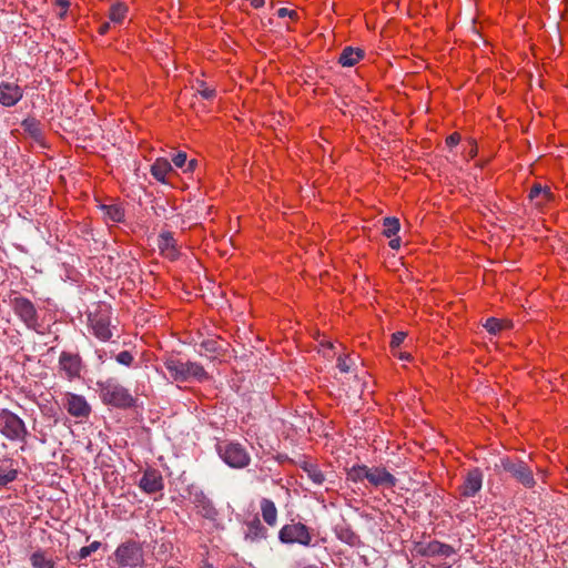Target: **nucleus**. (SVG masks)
<instances>
[{"label": "nucleus", "instance_id": "obj_1", "mask_svg": "<svg viewBox=\"0 0 568 568\" xmlns=\"http://www.w3.org/2000/svg\"><path fill=\"white\" fill-rule=\"evenodd\" d=\"M164 365L171 377L179 382H186L191 378L202 382L209 378L204 367L195 362H183L176 357H169Z\"/></svg>", "mask_w": 568, "mask_h": 568}, {"label": "nucleus", "instance_id": "obj_2", "mask_svg": "<svg viewBox=\"0 0 568 568\" xmlns=\"http://www.w3.org/2000/svg\"><path fill=\"white\" fill-rule=\"evenodd\" d=\"M495 467L508 473L526 488H532L536 485L531 468L520 459L501 458Z\"/></svg>", "mask_w": 568, "mask_h": 568}, {"label": "nucleus", "instance_id": "obj_3", "mask_svg": "<svg viewBox=\"0 0 568 568\" xmlns=\"http://www.w3.org/2000/svg\"><path fill=\"white\" fill-rule=\"evenodd\" d=\"M114 560L121 568H135L143 564V549L140 542L128 540L118 546Z\"/></svg>", "mask_w": 568, "mask_h": 568}, {"label": "nucleus", "instance_id": "obj_4", "mask_svg": "<svg viewBox=\"0 0 568 568\" xmlns=\"http://www.w3.org/2000/svg\"><path fill=\"white\" fill-rule=\"evenodd\" d=\"M221 458L232 468H244L250 464L251 457L245 447L239 443H226L219 446Z\"/></svg>", "mask_w": 568, "mask_h": 568}, {"label": "nucleus", "instance_id": "obj_5", "mask_svg": "<svg viewBox=\"0 0 568 568\" xmlns=\"http://www.w3.org/2000/svg\"><path fill=\"white\" fill-rule=\"evenodd\" d=\"M278 539L283 544H300L310 546L312 536L308 528L302 523H292L284 525L280 532Z\"/></svg>", "mask_w": 568, "mask_h": 568}, {"label": "nucleus", "instance_id": "obj_6", "mask_svg": "<svg viewBox=\"0 0 568 568\" xmlns=\"http://www.w3.org/2000/svg\"><path fill=\"white\" fill-rule=\"evenodd\" d=\"M101 395L105 403L116 407H129L133 404V397L128 389L112 382L102 386Z\"/></svg>", "mask_w": 568, "mask_h": 568}, {"label": "nucleus", "instance_id": "obj_7", "mask_svg": "<svg viewBox=\"0 0 568 568\" xmlns=\"http://www.w3.org/2000/svg\"><path fill=\"white\" fill-rule=\"evenodd\" d=\"M0 432L11 440L23 439L27 434L22 419L10 412L0 414Z\"/></svg>", "mask_w": 568, "mask_h": 568}, {"label": "nucleus", "instance_id": "obj_8", "mask_svg": "<svg viewBox=\"0 0 568 568\" xmlns=\"http://www.w3.org/2000/svg\"><path fill=\"white\" fill-rule=\"evenodd\" d=\"M484 475L483 471L475 467L469 469L464 478L463 484L459 486L460 495L465 498L476 496L483 487Z\"/></svg>", "mask_w": 568, "mask_h": 568}, {"label": "nucleus", "instance_id": "obj_9", "mask_svg": "<svg viewBox=\"0 0 568 568\" xmlns=\"http://www.w3.org/2000/svg\"><path fill=\"white\" fill-rule=\"evenodd\" d=\"M23 97L22 88L16 82H0V104L7 108L16 105Z\"/></svg>", "mask_w": 568, "mask_h": 568}, {"label": "nucleus", "instance_id": "obj_10", "mask_svg": "<svg viewBox=\"0 0 568 568\" xmlns=\"http://www.w3.org/2000/svg\"><path fill=\"white\" fill-rule=\"evenodd\" d=\"M139 487L146 494H154L164 488L163 477L159 470L148 468L140 479Z\"/></svg>", "mask_w": 568, "mask_h": 568}, {"label": "nucleus", "instance_id": "obj_11", "mask_svg": "<svg viewBox=\"0 0 568 568\" xmlns=\"http://www.w3.org/2000/svg\"><path fill=\"white\" fill-rule=\"evenodd\" d=\"M60 369L63 371L69 379L80 376L82 363L78 354L62 352L59 357Z\"/></svg>", "mask_w": 568, "mask_h": 568}, {"label": "nucleus", "instance_id": "obj_12", "mask_svg": "<svg viewBox=\"0 0 568 568\" xmlns=\"http://www.w3.org/2000/svg\"><path fill=\"white\" fill-rule=\"evenodd\" d=\"M13 310L28 327H33L37 324V311L29 300L23 297L14 298Z\"/></svg>", "mask_w": 568, "mask_h": 568}, {"label": "nucleus", "instance_id": "obj_13", "mask_svg": "<svg viewBox=\"0 0 568 568\" xmlns=\"http://www.w3.org/2000/svg\"><path fill=\"white\" fill-rule=\"evenodd\" d=\"M64 407L74 417H87L90 414V405L81 395L68 393L64 398Z\"/></svg>", "mask_w": 568, "mask_h": 568}, {"label": "nucleus", "instance_id": "obj_14", "mask_svg": "<svg viewBox=\"0 0 568 568\" xmlns=\"http://www.w3.org/2000/svg\"><path fill=\"white\" fill-rule=\"evenodd\" d=\"M365 479L375 487H394L396 485V478L381 467H367Z\"/></svg>", "mask_w": 568, "mask_h": 568}, {"label": "nucleus", "instance_id": "obj_15", "mask_svg": "<svg viewBox=\"0 0 568 568\" xmlns=\"http://www.w3.org/2000/svg\"><path fill=\"white\" fill-rule=\"evenodd\" d=\"M418 552L426 557H450L455 554V549L450 545L440 542L438 540H433L425 545L420 544L418 546Z\"/></svg>", "mask_w": 568, "mask_h": 568}, {"label": "nucleus", "instance_id": "obj_16", "mask_svg": "<svg viewBox=\"0 0 568 568\" xmlns=\"http://www.w3.org/2000/svg\"><path fill=\"white\" fill-rule=\"evenodd\" d=\"M158 246L162 254L174 260L178 256L176 242L171 232H163L159 235Z\"/></svg>", "mask_w": 568, "mask_h": 568}, {"label": "nucleus", "instance_id": "obj_17", "mask_svg": "<svg viewBox=\"0 0 568 568\" xmlns=\"http://www.w3.org/2000/svg\"><path fill=\"white\" fill-rule=\"evenodd\" d=\"M364 57V51L359 48L346 47L343 49L338 62L343 67H353Z\"/></svg>", "mask_w": 568, "mask_h": 568}, {"label": "nucleus", "instance_id": "obj_18", "mask_svg": "<svg viewBox=\"0 0 568 568\" xmlns=\"http://www.w3.org/2000/svg\"><path fill=\"white\" fill-rule=\"evenodd\" d=\"M529 199L536 206H541L552 199V193L549 187L535 184L529 191Z\"/></svg>", "mask_w": 568, "mask_h": 568}, {"label": "nucleus", "instance_id": "obj_19", "mask_svg": "<svg viewBox=\"0 0 568 568\" xmlns=\"http://www.w3.org/2000/svg\"><path fill=\"white\" fill-rule=\"evenodd\" d=\"M93 334L101 341H108L112 337L109 322L102 317L90 318Z\"/></svg>", "mask_w": 568, "mask_h": 568}, {"label": "nucleus", "instance_id": "obj_20", "mask_svg": "<svg viewBox=\"0 0 568 568\" xmlns=\"http://www.w3.org/2000/svg\"><path fill=\"white\" fill-rule=\"evenodd\" d=\"M171 171H172L171 163L166 159H163V158L156 159L155 162L151 165L152 176L162 183L165 182V176Z\"/></svg>", "mask_w": 568, "mask_h": 568}, {"label": "nucleus", "instance_id": "obj_21", "mask_svg": "<svg viewBox=\"0 0 568 568\" xmlns=\"http://www.w3.org/2000/svg\"><path fill=\"white\" fill-rule=\"evenodd\" d=\"M261 511L264 521L270 526H275L277 520V509L275 504L267 498L261 500Z\"/></svg>", "mask_w": 568, "mask_h": 568}, {"label": "nucleus", "instance_id": "obj_22", "mask_svg": "<svg viewBox=\"0 0 568 568\" xmlns=\"http://www.w3.org/2000/svg\"><path fill=\"white\" fill-rule=\"evenodd\" d=\"M266 537V529L261 524L260 519L255 518L251 523L247 524V531L245 534V539L250 541H256Z\"/></svg>", "mask_w": 568, "mask_h": 568}, {"label": "nucleus", "instance_id": "obj_23", "mask_svg": "<svg viewBox=\"0 0 568 568\" xmlns=\"http://www.w3.org/2000/svg\"><path fill=\"white\" fill-rule=\"evenodd\" d=\"M303 471L306 474V477L315 485L321 486L325 481V475L315 464L305 463L302 466Z\"/></svg>", "mask_w": 568, "mask_h": 568}, {"label": "nucleus", "instance_id": "obj_24", "mask_svg": "<svg viewBox=\"0 0 568 568\" xmlns=\"http://www.w3.org/2000/svg\"><path fill=\"white\" fill-rule=\"evenodd\" d=\"M30 562L33 568H55L54 560L40 550L31 555Z\"/></svg>", "mask_w": 568, "mask_h": 568}, {"label": "nucleus", "instance_id": "obj_25", "mask_svg": "<svg viewBox=\"0 0 568 568\" xmlns=\"http://www.w3.org/2000/svg\"><path fill=\"white\" fill-rule=\"evenodd\" d=\"M511 326V322L508 320H499L496 317H489L486 320L484 327L488 333L496 335L500 331Z\"/></svg>", "mask_w": 568, "mask_h": 568}, {"label": "nucleus", "instance_id": "obj_26", "mask_svg": "<svg viewBox=\"0 0 568 568\" xmlns=\"http://www.w3.org/2000/svg\"><path fill=\"white\" fill-rule=\"evenodd\" d=\"M100 209L104 213V216L112 222H120L124 217L122 207L116 204H103Z\"/></svg>", "mask_w": 568, "mask_h": 568}, {"label": "nucleus", "instance_id": "obj_27", "mask_svg": "<svg viewBox=\"0 0 568 568\" xmlns=\"http://www.w3.org/2000/svg\"><path fill=\"white\" fill-rule=\"evenodd\" d=\"M383 227V234L386 237H392L396 235L400 229L399 220L397 217H384Z\"/></svg>", "mask_w": 568, "mask_h": 568}, {"label": "nucleus", "instance_id": "obj_28", "mask_svg": "<svg viewBox=\"0 0 568 568\" xmlns=\"http://www.w3.org/2000/svg\"><path fill=\"white\" fill-rule=\"evenodd\" d=\"M366 474V465H354L347 469V480H351L353 483L363 481L365 479Z\"/></svg>", "mask_w": 568, "mask_h": 568}, {"label": "nucleus", "instance_id": "obj_29", "mask_svg": "<svg viewBox=\"0 0 568 568\" xmlns=\"http://www.w3.org/2000/svg\"><path fill=\"white\" fill-rule=\"evenodd\" d=\"M18 470L14 468L4 467L0 464V487H6L8 484L17 479Z\"/></svg>", "mask_w": 568, "mask_h": 568}, {"label": "nucleus", "instance_id": "obj_30", "mask_svg": "<svg viewBox=\"0 0 568 568\" xmlns=\"http://www.w3.org/2000/svg\"><path fill=\"white\" fill-rule=\"evenodd\" d=\"M126 10H128L126 7L123 6L122 3L113 4L110 8V14H109L110 20L115 23L122 22V20L125 17Z\"/></svg>", "mask_w": 568, "mask_h": 568}, {"label": "nucleus", "instance_id": "obj_31", "mask_svg": "<svg viewBox=\"0 0 568 568\" xmlns=\"http://www.w3.org/2000/svg\"><path fill=\"white\" fill-rule=\"evenodd\" d=\"M101 546L100 541H93L89 546L82 547L78 554L73 557V559L82 560L89 557L92 552L97 551Z\"/></svg>", "mask_w": 568, "mask_h": 568}, {"label": "nucleus", "instance_id": "obj_32", "mask_svg": "<svg viewBox=\"0 0 568 568\" xmlns=\"http://www.w3.org/2000/svg\"><path fill=\"white\" fill-rule=\"evenodd\" d=\"M221 349V345L215 339H203L200 343V352H205L207 354H216Z\"/></svg>", "mask_w": 568, "mask_h": 568}, {"label": "nucleus", "instance_id": "obj_33", "mask_svg": "<svg viewBox=\"0 0 568 568\" xmlns=\"http://www.w3.org/2000/svg\"><path fill=\"white\" fill-rule=\"evenodd\" d=\"M115 359L121 365L130 366L133 362V355L129 351H123L116 355Z\"/></svg>", "mask_w": 568, "mask_h": 568}, {"label": "nucleus", "instance_id": "obj_34", "mask_svg": "<svg viewBox=\"0 0 568 568\" xmlns=\"http://www.w3.org/2000/svg\"><path fill=\"white\" fill-rule=\"evenodd\" d=\"M406 337L405 332H396L392 335L390 347L395 351L404 342Z\"/></svg>", "mask_w": 568, "mask_h": 568}, {"label": "nucleus", "instance_id": "obj_35", "mask_svg": "<svg viewBox=\"0 0 568 568\" xmlns=\"http://www.w3.org/2000/svg\"><path fill=\"white\" fill-rule=\"evenodd\" d=\"M186 153L185 152H179L173 159L172 162L176 168H183L186 165Z\"/></svg>", "mask_w": 568, "mask_h": 568}, {"label": "nucleus", "instance_id": "obj_36", "mask_svg": "<svg viewBox=\"0 0 568 568\" xmlns=\"http://www.w3.org/2000/svg\"><path fill=\"white\" fill-rule=\"evenodd\" d=\"M277 16H278L280 18L290 17V18H292V19H295V18H297V12H296V11H294V10H290V9H287V8H280V9L277 10Z\"/></svg>", "mask_w": 568, "mask_h": 568}, {"label": "nucleus", "instance_id": "obj_37", "mask_svg": "<svg viewBox=\"0 0 568 568\" xmlns=\"http://www.w3.org/2000/svg\"><path fill=\"white\" fill-rule=\"evenodd\" d=\"M203 87V89L199 90L200 94L206 99V100H210L212 99L214 95H215V90L214 89H211V88H207V87H204V84L202 83L201 84Z\"/></svg>", "mask_w": 568, "mask_h": 568}, {"label": "nucleus", "instance_id": "obj_38", "mask_svg": "<svg viewBox=\"0 0 568 568\" xmlns=\"http://www.w3.org/2000/svg\"><path fill=\"white\" fill-rule=\"evenodd\" d=\"M337 367L343 373L349 372V365L347 364L346 358H344L342 356H338V358H337Z\"/></svg>", "mask_w": 568, "mask_h": 568}, {"label": "nucleus", "instance_id": "obj_39", "mask_svg": "<svg viewBox=\"0 0 568 568\" xmlns=\"http://www.w3.org/2000/svg\"><path fill=\"white\" fill-rule=\"evenodd\" d=\"M460 141V135L458 133H453L446 139L447 145L450 148L457 145Z\"/></svg>", "mask_w": 568, "mask_h": 568}, {"label": "nucleus", "instance_id": "obj_40", "mask_svg": "<svg viewBox=\"0 0 568 568\" xmlns=\"http://www.w3.org/2000/svg\"><path fill=\"white\" fill-rule=\"evenodd\" d=\"M203 509L205 511V514H204L205 517L211 518L215 515V510L210 501L204 503Z\"/></svg>", "mask_w": 568, "mask_h": 568}, {"label": "nucleus", "instance_id": "obj_41", "mask_svg": "<svg viewBox=\"0 0 568 568\" xmlns=\"http://www.w3.org/2000/svg\"><path fill=\"white\" fill-rule=\"evenodd\" d=\"M394 355L397 356L402 361H408L410 358V354L407 352H396L393 351Z\"/></svg>", "mask_w": 568, "mask_h": 568}, {"label": "nucleus", "instance_id": "obj_42", "mask_svg": "<svg viewBox=\"0 0 568 568\" xmlns=\"http://www.w3.org/2000/svg\"><path fill=\"white\" fill-rule=\"evenodd\" d=\"M388 244L393 250H398L400 247V239L399 237L390 239Z\"/></svg>", "mask_w": 568, "mask_h": 568}, {"label": "nucleus", "instance_id": "obj_43", "mask_svg": "<svg viewBox=\"0 0 568 568\" xmlns=\"http://www.w3.org/2000/svg\"><path fill=\"white\" fill-rule=\"evenodd\" d=\"M197 165V161L196 160H191L186 163V169L184 170L185 172H192L195 170Z\"/></svg>", "mask_w": 568, "mask_h": 568}, {"label": "nucleus", "instance_id": "obj_44", "mask_svg": "<svg viewBox=\"0 0 568 568\" xmlns=\"http://www.w3.org/2000/svg\"><path fill=\"white\" fill-rule=\"evenodd\" d=\"M251 6H253L254 8H261L263 7L264 4V0H248Z\"/></svg>", "mask_w": 568, "mask_h": 568}, {"label": "nucleus", "instance_id": "obj_45", "mask_svg": "<svg viewBox=\"0 0 568 568\" xmlns=\"http://www.w3.org/2000/svg\"><path fill=\"white\" fill-rule=\"evenodd\" d=\"M55 3L57 6L61 7V9H67L70 4L68 0H57Z\"/></svg>", "mask_w": 568, "mask_h": 568}, {"label": "nucleus", "instance_id": "obj_46", "mask_svg": "<svg viewBox=\"0 0 568 568\" xmlns=\"http://www.w3.org/2000/svg\"><path fill=\"white\" fill-rule=\"evenodd\" d=\"M109 28H110V23H109V22H105V23H103V24H101V26H100V28H99V32H100L101 34H104V33H106V31L109 30Z\"/></svg>", "mask_w": 568, "mask_h": 568}, {"label": "nucleus", "instance_id": "obj_47", "mask_svg": "<svg viewBox=\"0 0 568 568\" xmlns=\"http://www.w3.org/2000/svg\"><path fill=\"white\" fill-rule=\"evenodd\" d=\"M65 13H67V9H62V10L60 11V13H59V17H60V18H63V17L65 16Z\"/></svg>", "mask_w": 568, "mask_h": 568}, {"label": "nucleus", "instance_id": "obj_48", "mask_svg": "<svg viewBox=\"0 0 568 568\" xmlns=\"http://www.w3.org/2000/svg\"><path fill=\"white\" fill-rule=\"evenodd\" d=\"M326 346H327L328 349L333 348V344L331 342H327Z\"/></svg>", "mask_w": 568, "mask_h": 568}]
</instances>
